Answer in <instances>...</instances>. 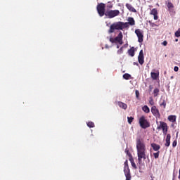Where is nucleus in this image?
Returning a JSON list of instances; mask_svg holds the SVG:
<instances>
[{
  "label": "nucleus",
  "mask_w": 180,
  "mask_h": 180,
  "mask_svg": "<svg viewBox=\"0 0 180 180\" xmlns=\"http://www.w3.org/2000/svg\"><path fill=\"white\" fill-rule=\"evenodd\" d=\"M117 54H123V46L117 51Z\"/></svg>",
  "instance_id": "32"
},
{
  "label": "nucleus",
  "mask_w": 180,
  "mask_h": 180,
  "mask_svg": "<svg viewBox=\"0 0 180 180\" xmlns=\"http://www.w3.org/2000/svg\"><path fill=\"white\" fill-rule=\"evenodd\" d=\"M120 15V11L119 10H111L105 12V16H108L109 19L115 18V16H119Z\"/></svg>",
  "instance_id": "6"
},
{
  "label": "nucleus",
  "mask_w": 180,
  "mask_h": 180,
  "mask_svg": "<svg viewBox=\"0 0 180 180\" xmlns=\"http://www.w3.org/2000/svg\"><path fill=\"white\" fill-rule=\"evenodd\" d=\"M150 180H154V179H150Z\"/></svg>",
  "instance_id": "44"
},
{
  "label": "nucleus",
  "mask_w": 180,
  "mask_h": 180,
  "mask_svg": "<svg viewBox=\"0 0 180 180\" xmlns=\"http://www.w3.org/2000/svg\"><path fill=\"white\" fill-rule=\"evenodd\" d=\"M150 178L151 179H154L155 177H154V176L153 175V174H150Z\"/></svg>",
  "instance_id": "39"
},
{
  "label": "nucleus",
  "mask_w": 180,
  "mask_h": 180,
  "mask_svg": "<svg viewBox=\"0 0 180 180\" xmlns=\"http://www.w3.org/2000/svg\"><path fill=\"white\" fill-rule=\"evenodd\" d=\"M166 5L168 8V11L171 13V12H172V9H174V4H172L171 1H168L166 3Z\"/></svg>",
  "instance_id": "16"
},
{
  "label": "nucleus",
  "mask_w": 180,
  "mask_h": 180,
  "mask_svg": "<svg viewBox=\"0 0 180 180\" xmlns=\"http://www.w3.org/2000/svg\"><path fill=\"white\" fill-rule=\"evenodd\" d=\"M129 161L131 162V167H133V168L134 169H137V166L136 165V163L134 162V159H133V158H132L129 159Z\"/></svg>",
  "instance_id": "20"
},
{
  "label": "nucleus",
  "mask_w": 180,
  "mask_h": 180,
  "mask_svg": "<svg viewBox=\"0 0 180 180\" xmlns=\"http://www.w3.org/2000/svg\"><path fill=\"white\" fill-rule=\"evenodd\" d=\"M149 103L150 105H151V106H154V99L153 98V97H150L149 98Z\"/></svg>",
  "instance_id": "28"
},
{
  "label": "nucleus",
  "mask_w": 180,
  "mask_h": 180,
  "mask_svg": "<svg viewBox=\"0 0 180 180\" xmlns=\"http://www.w3.org/2000/svg\"><path fill=\"white\" fill-rule=\"evenodd\" d=\"M135 94H136V98L139 99V98L140 96V92H139V90L135 91Z\"/></svg>",
  "instance_id": "33"
},
{
  "label": "nucleus",
  "mask_w": 180,
  "mask_h": 180,
  "mask_svg": "<svg viewBox=\"0 0 180 180\" xmlns=\"http://www.w3.org/2000/svg\"><path fill=\"white\" fill-rule=\"evenodd\" d=\"M150 111L153 116H155V117H161V114H160V110H158V108H157V106L153 105L151 107Z\"/></svg>",
  "instance_id": "8"
},
{
  "label": "nucleus",
  "mask_w": 180,
  "mask_h": 180,
  "mask_svg": "<svg viewBox=\"0 0 180 180\" xmlns=\"http://www.w3.org/2000/svg\"><path fill=\"white\" fill-rule=\"evenodd\" d=\"M87 126L88 127H90V128L95 127V124L93 122H89L87 123Z\"/></svg>",
  "instance_id": "29"
},
{
  "label": "nucleus",
  "mask_w": 180,
  "mask_h": 180,
  "mask_svg": "<svg viewBox=\"0 0 180 180\" xmlns=\"http://www.w3.org/2000/svg\"><path fill=\"white\" fill-rule=\"evenodd\" d=\"M142 110L145 112V113H150V108H148V106L147 105H144L142 108Z\"/></svg>",
  "instance_id": "23"
},
{
  "label": "nucleus",
  "mask_w": 180,
  "mask_h": 180,
  "mask_svg": "<svg viewBox=\"0 0 180 180\" xmlns=\"http://www.w3.org/2000/svg\"><path fill=\"white\" fill-rule=\"evenodd\" d=\"M127 120H128V123L129 124H131V123H133V120H134V117H127Z\"/></svg>",
  "instance_id": "27"
},
{
  "label": "nucleus",
  "mask_w": 180,
  "mask_h": 180,
  "mask_svg": "<svg viewBox=\"0 0 180 180\" xmlns=\"http://www.w3.org/2000/svg\"><path fill=\"white\" fill-rule=\"evenodd\" d=\"M117 105L121 109H124V110H126L127 109V104L122 102V101H117Z\"/></svg>",
  "instance_id": "15"
},
{
  "label": "nucleus",
  "mask_w": 180,
  "mask_h": 180,
  "mask_svg": "<svg viewBox=\"0 0 180 180\" xmlns=\"http://www.w3.org/2000/svg\"><path fill=\"white\" fill-rule=\"evenodd\" d=\"M134 65H139L138 63L134 62Z\"/></svg>",
  "instance_id": "40"
},
{
  "label": "nucleus",
  "mask_w": 180,
  "mask_h": 180,
  "mask_svg": "<svg viewBox=\"0 0 180 180\" xmlns=\"http://www.w3.org/2000/svg\"><path fill=\"white\" fill-rule=\"evenodd\" d=\"M165 147H169L171 146V134H168L165 139Z\"/></svg>",
  "instance_id": "14"
},
{
  "label": "nucleus",
  "mask_w": 180,
  "mask_h": 180,
  "mask_svg": "<svg viewBox=\"0 0 180 180\" xmlns=\"http://www.w3.org/2000/svg\"><path fill=\"white\" fill-rule=\"evenodd\" d=\"M150 77H151L152 79H153L154 81L158 79V78L160 77V72H158V71H157V72H151Z\"/></svg>",
  "instance_id": "11"
},
{
  "label": "nucleus",
  "mask_w": 180,
  "mask_h": 180,
  "mask_svg": "<svg viewBox=\"0 0 180 180\" xmlns=\"http://www.w3.org/2000/svg\"><path fill=\"white\" fill-rule=\"evenodd\" d=\"M160 106H162L163 109H165V108H167V101H165V100L160 101Z\"/></svg>",
  "instance_id": "22"
},
{
  "label": "nucleus",
  "mask_w": 180,
  "mask_h": 180,
  "mask_svg": "<svg viewBox=\"0 0 180 180\" xmlns=\"http://www.w3.org/2000/svg\"><path fill=\"white\" fill-rule=\"evenodd\" d=\"M162 130L163 131V134L166 135L168 133V125L165 122H162Z\"/></svg>",
  "instance_id": "13"
},
{
  "label": "nucleus",
  "mask_w": 180,
  "mask_h": 180,
  "mask_svg": "<svg viewBox=\"0 0 180 180\" xmlns=\"http://www.w3.org/2000/svg\"><path fill=\"white\" fill-rule=\"evenodd\" d=\"M175 41H176V42L178 41V39H175Z\"/></svg>",
  "instance_id": "41"
},
{
  "label": "nucleus",
  "mask_w": 180,
  "mask_h": 180,
  "mask_svg": "<svg viewBox=\"0 0 180 180\" xmlns=\"http://www.w3.org/2000/svg\"><path fill=\"white\" fill-rule=\"evenodd\" d=\"M105 8H106V6L103 3H100L97 5V7H96L97 12L99 16H101V18H102V16L106 14V13H105Z\"/></svg>",
  "instance_id": "4"
},
{
  "label": "nucleus",
  "mask_w": 180,
  "mask_h": 180,
  "mask_svg": "<svg viewBox=\"0 0 180 180\" xmlns=\"http://www.w3.org/2000/svg\"><path fill=\"white\" fill-rule=\"evenodd\" d=\"M110 8H112V6H110Z\"/></svg>",
  "instance_id": "43"
},
{
  "label": "nucleus",
  "mask_w": 180,
  "mask_h": 180,
  "mask_svg": "<svg viewBox=\"0 0 180 180\" xmlns=\"http://www.w3.org/2000/svg\"><path fill=\"white\" fill-rule=\"evenodd\" d=\"M139 124L141 129H148V127H150V122L146 119V117L144 115L141 116L139 118Z\"/></svg>",
  "instance_id": "5"
},
{
  "label": "nucleus",
  "mask_w": 180,
  "mask_h": 180,
  "mask_svg": "<svg viewBox=\"0 0 180 180\" xmlns=\"http://www.w3.org/2000/svg\"><path fill=\"white\" fill-rule=\"evenodd\" d=\"M135 34L138 37L139 43H143V39H144V34H143V32L140 29L135 30Z\"/></svg>",
  "instance_id": "7"
},
{
  "label": "nucleus",
  "mask_w": 180,
  "mask_h": 180,
  "mask_svg": "<svg viewBox=\"0 0 180 180\" xmlns=\"http://www.w3.org/2000/svg\"><path fill=\"white\" fill-rule=\"evenodd\" d=\"M125 6H126L127 9H128V11H129V12H133L134 13H137V10H136V8H134V7H133V6H131V4L127 3L125 4Z\"/></svg>",
  "instance_id": "10"
},
{
  "label": "nucleus",
  "mask_w": 180,
  "mask_h": 180,
  "mask_svg": "<svg viewBox=\"0 0 180 180\" xmlns=\"http://www.w3.org/2000/svg\"><path fill=\"white\" fill-rule=\"evenodd\" d=\"M110 43H119L120 45L123 44V34L122 32H120L115 38L110 37Z\"/></svg>",
  "instance_id": "3"
},
{
  "label": "nucleus",
  "mask_w": 180,
  "mask_h": 180,
  "mask_svg": "<svg viewBox=\"0 0 180 180\" xmlns=\"http://www.w3.org/2000/svg\"><path fill=\"white\" fill-rule=\"evenodd\" d=\"M163 46H167L168 44V42L167 41H164L162 42Z\"/></svg>",
  "instance_id": "38"
},
{
  "label": "nucleus",
  "mask_w": 180,
  "mask_h": 180,
  "mask_svg": "<svg viewBox=\"0 0 180 180\" xmlns=\"http://www.w3.org/2000/svg\"><path fill=\"white\" fill-rule=\"evenodd\" d=\"M150 15H153V16L155 15H158V11L157 10V8H153L151 10Z\"/></svg>",
  "instance_id": "24"
},
{
  "label": "nucleus",
  "mask_w": 180,
  "mask_h": 180,
  "mask_svg": "<svg viewBox=\"0 0 180 180\" xmlns=\"http://www.w3.org/2000/svg\"><path fill=\"white\" fill-rule=\"evenodd\" d=\"M153 156L157 160V158H158V157H160V151H158L157 153H153Z\"/></svg>",
  "instance_id": "31"
},
{
  "label": "nucleus",
  "mask_w": 180,
  "mask_h": 180,
  "mask_svg": "<svg viewBox=\"0 0 180 180\" xmlns=\"http://www.w3.org/2000/svg\"><path fill=\"white\" fill-rule=\"evenodd\" d=\"M154 16V20H158V15H155Z\"/></svg>",
  "instance_id": "37"
},
{
  "label": "nucleus",
  "mask_w": 180,
  "mask_h": 180,
  "mask_svg": "<svg viewBox=\"0 0 180 180\" xmlns=\"http://www.w3.org/2000/svg\"><path fill=\"white\" fill-rule=\"evenodd\" d=\"M153 95L155 98H157L160 95V89L156 88L153 90Z\"/></svg>",
  "instance_id": "21"
},
{
  "label": "nucleus",
  "mask_w": 180,
  "mask_h": 180,
  "mask_svg": "<svg viewBox=\"0 0 180 180\" xmlns=\"http://www.w3.org/2000/svg\"><path fill=\"white\" fill-rule=\"evenodd\" d=\"M124 23H127L128 27H129V26H134V25H136V21L134 20V18H133L132 17H129L128 22H124Z\"/></svg>",
  "instance_id": "12"
},
{
  "label": "nucleus",
  "mask_w": 180,
  "mask_h": 180,
  "mask_svg": "<svg viewBox=\"0 0 180 180\" xmlns=\"http://www.w3.org/2000/svg\"><path fill=\"white\" fill-rule=\"evenodd\" d=\"M138 61L141 65L144 64V53H143V50H141L139 52V55L138 56Z\"/></svg>",
  "instance_id": "9"
},
{
  "label": "nucleus",
  "mask_w": 180,
  "mask_h": 180,
  "mask_svg": "<svg viewBox=\"0 0 180 180\" xmlns=\"http://www.w3.org/2000/svg\"><path fill=\"white\" fill-rule=\"evenodd\" d=\"M136 51L134 50V47H131L130 49L128 50V54L131 57H134V52Z\"/></svg>",
  "instance_id": "19"
},
{
  "label": "nucleus",
  "mask_w": 180,
  "mask_h": 180,
  "mask_svg": "<svg viewBox=\"0 0 180 180\" xmlns=\"http://www.w3.org/2000/svg\"><path fill=\"white\" fill-rule=\"evenodd\" d=\"M164 122H160V124L157 127V130H161L162 129V123Z\"/></svg>",
  "instance_id": "34"
},
{
  "label": "nucleus",
  "mask_w": 180,
  "mask_h": 180,
  "mask_svg": "<svg viewBox=\"0 0 180 180\" xmlns=\"http://www.w3.org/2000/svg\"><path fill=\"white\" fill-rule=\"evenodd\" d=\"M152 148L154 150V151H159L160 148H161V146L157 143H151L150 144Z\"/></svg>",
  "instance_id": "17"
},
{
  "label": "nucleus",
  "mask_w": 180,
  "mask_h": 180,
  "mask_svg": "<svg viewBox=\"0 0 180 180\" xmlns=\"http://www.w3.org/2000/svg\"><path fill=\"white\" fill-rule=\"evenodd\" d=\"M167 119L169 122H172V123H175V122H176V115H169Z\"/></svg>",
  "instance_id": "18"
},
{
  "label": "nucleus",
  "mask_w": 180,
  "mask_h": 180,
  "mask_svg": "<svg viewBox=\"0 0 180 180\" xmlns=\"http://www.w3.org/2000/svg\"><path fill=\"white\" fill-rule=\"evenodd\" d=\"M123 78L124 79H129V78H131V75L130 74L128 73H125L123 75Z\"/></svg>",
  "instance_id": "26"
},
{
  "label": "nucleus",
  "mask_w": 180,
  "mask_h": 180,
  "mask_svg": "<svg viewBox=\"0 0 180 180\" xmlns=\"http://www.w3.org/2000/svg\"><path fill=\"white\" fill-rule=\"evenodd\" d=\"M117 49H119V46H117Z\"/></svg>",
  "instance_id": "42"
},
{
  "label": "nucleus",
  "mask_w": 180,
  "mask_h": 180,
  "mask_svg": "<svg viewBox=\"0 0 180 180\" xmlns=\"http://www.w3.org/2000/svg\"><path fill=\"white\" fill-rule=\"evenodd\" d=\"M174 70L175 71V72H178V71L179 70V68H178V66H175Z\"/></svg>",
  "instance_id": "36"
},
{
  "label": "nucleus",
  "mask_w": 180,
  "mask_h": 180,
  "mask_svg": "<svg viewBox=\"0 0 180 180\" xmlns=\"http://www.w3.org/2000/svg\"><path fill=\"white\" fill-rule=\"evenodd\" d=\"M176 144H177L176 140L174 141L172 143V147H176Z\"/></svg>",
  "instance_id": "35"
},
{
  "label": "nucleus",
  "mask_w": 180,
  "mask_h": 180,
  "mask_svg": "<svg viewBox=\"0 0 180 180\" xmlns=\"http://www.w3.org/2000/svg\"><path fill=\"white\" fill-rule=\"evenodd\" d=\"M136 150L138 155L139 162H141V160H146L147 158L146 153H147V148H146V143L141 138L136 139Z\"/></svg>",
  "instance_id": "1"
},
{
  "label": "nucleus",
  "mask_w": 180,
  "mask_h": 180,
  "mask_svg": "<svg viewBox=\"0 0 180 180\" xmlns=\"http://www.w3.org/2000/svg\"><path fill=\"white\" fill-rule=\"evenodd\" d=\"M125 153L127 155H128L129 160L133 158V155H131V153H130V151L128 149H125Z\"/></svg>",
  "instance_id": "25"
},
{
  "label": "nucleus",
  "mask_w": 180,
  "mask_h": 180,
  "mask_svg": "<svg viewBox=\"0 0 180 180\" xmlns=\"http://www.w3.org/2000/svg\"><path fill=\"white\" fill-rule=\"evenodd\" d=\"M174 36H176V37H180V28H179L178 30L175 32Z\"/></svg>",
  "instance_id": "30"
},
{
  "label": "nucleus",
  "mask_w": 180,
  "mask_h": 180,
  "mask_svg": "<svg viewBox=\"0 0 180 180\" xmlns=\"http://www.w3.org/2000/svg\"><path fill=\"white\" fill-rule=\"evenodd\" d=\"M127 27H129V25L127 23H124L123 22H120V21L114 22L110 25L108 32L113 33V32H115V30H123L124 29H126Z\"/></svg>",
  "instance_id": "2"
}]
</instances>
